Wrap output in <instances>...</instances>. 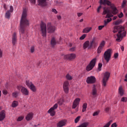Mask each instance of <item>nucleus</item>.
<instances>
[{
	"mask_svg": "<svg viewBox=\"0 0 127 127\" xmlns=\"http://www.w3.org/2000/svg\"><path fill=\"white\" fill-rule=\"evenodd\" d=\"M41 64H42V63L41 62H39V63L38 64V67H39V68H41Z\"/></svg>",
	"mask_w": 127,
	"mask_h": 127,
	"instance_id": "nucleus-54",
	"label": "nucleus"
},
{
	"mask_svg": "<svg viewBox=\"0 0 127 127\" xmlns=\"http://www.w3.org/2000/svg\"><path fill=\"white\" fill-rule=\"evenodd\" d=\"M26 121H31L33 119V113H28L25 117Z\"/></svg>",
	"mask_w": 127,
	"mask_h": 127,
	"instance_id": "nucleus-22",
	"label": "nucleus"
},
{
	"mask_svg": "<svg viewBox=\"0 0 127 127\" xmlns=\"http://www.w3.org/2000/svg\"><path fill=\"white\" fill-rule=\"evenodd\" d=\"M75 49H76V47H73L69 49V50H70V51L73 52V51H75Z\"/></svg>",
	"mask_w": 127,
	"mask_h": 127,
	"instance_id": "nucleus-50",
	"label": "nucleus"
},
{
	"mask_svg": "<svg viewBox=\"0 0 127 127\" xmlns=\"http://www.w3.org/2000/svg\"><path fill=\"white\" fill-rule=\"evenodd\" d=\"M123 16H124V14L122 12H121L120 14L118 15V17H119V18H122V17H123Z\"/></svg>",
	"mask_w": 127,
	"mask_h": 127,
	"instance_id": "nucleus-45",
	"label": "nucleus"
},
{
	"mask_svg": "<svg viewBox=\"0 0 127 127\" xmlns=\"http://www.w3.org/2000/svg\"><path fill=\"white\" fill-rule=\"evenodd\" d=\"M83 21H84V19H81L79 20V22H83Z\"/></svg>",
	"mask_w": 127,
	"mask_h": 127,
	"instance_id": "nucleus-63",
	"label": "nucleus"
},
{
	"mask_svg": "<svg viewBox=\"0 0 127 127\" xmlns=\"http://www.w3.org/2000/svg\"><path fill=\"white\" fill-rule=\"evenodd\" d=\"M41 31L42 33V36L43 37H46V33L47 32L46 28V24L42 22L41 23Z\"/></svg>",
	"mask_w": 127,
	"mask_h": 127,
	"instance_id": "nucleus-11",
	"label": "nucleus"
},
{
	"mask_svg": "<svg viewBox=\"0 0 127 127\" xmlns=\"http://www.w3.org/2000/svg\"><path fill=\"white\" fill-rule=\"evenodd\" d=\"M114 33L118 32L117 34L116 41L121 42L123 38L127 35V32L125 30V28L122 26H116L113 30Z\"/></svg>",
	"mask_w": 127,
	"mask_h": 127,
	"instance_id": "nucleus-2",
	"label": "nucleus"
},
{
	"mask_svg": "<svg viewBox=\"0 0 127 127\" xmlns=\"http://www.w3.org/2000/svg\"><path fill=\"white\" fill-rule=\"evenodd\" d=\"M87 84H94L96 83V77L94 76H91L87 77L86 79Z\"/></svg>",
	"mask_w": 127,
	"mask_h": 127,
	"instance_id": "nucleus-17",
	"label": "nucleus"
},
{
	"mask_svg": "<svg viewBox=\"0 0 127 127\" xmlns=\"http://www.w3.org/2000/svg\"><path fill=\"white\" fill-rule=\"evenodd\" d=\"M86 38V34H83L82 36L80 37V40H83V39H85Z\"/></svg>",
	"mask_w": 127,
	"mask_h": 127,
	"instance_id": "nucleus-41",
	"label": "nucleus"
},
{
	"mask_svg": "<svg viewBox=\"0 0 127 127\" xmlns=\"http://www.w3.org/2000/svg\"><path fill=\"white\" fill-rule=\"evenodd\" d=\"M77 16L78 17H80V16H82V15H83V13H82V12H78V13H77Z\"/></svg>",
	"mask_w": 127,
	"mask_h": 127,
	"instance_id": "nucleus-51",
	"label": "nucleus"
},
{
	"mask_svg": "<svg viewBox=\"0 0 127 127\" xmlns=\"http://www.w3.org/2000/svg\"><path fill=\"white\" fill-rule=\"evenodd\" d=\"M118 127V125L116 123H113L111 126V127Z\"/></svg>",
	"mask_w": 127,
	"mask_h": 127,
	"instance_id": "nucleus-49",
	"label": "nucleus"
},
{
	"mask_svg": "<svg viewBox=\"0 0 127 127\" xmlns=\"http://www.w3.org/2000/svg\"><path fill=\"white\" fill-rule=\"evenodd\" d=\"M87 107H88V104H87V103H85L83 104V106H82V112H86V110H87Z\"/></svg>",
	"mask_w": 127,
	"mask_h": 127,
	"instance_id": "nucleus-25",
	"label": "nucleus"
},
{
	"mask_svg": "<svg viewBox=\"0 0 127 127\" xmlns=\"http://www.w3.org/2000/svg\"><path fill=\"white\" fill-rule=\"evenodd\" d=\"M19 94V92L15 91L14 92L12 93V97H13V98H17Z\"/></svg>",
	"mask_w": 127,
	"mask_h": 127,
	"instance_id": "nucleus-26",
	"label": "nucleus"
},
{
	"mask_svg": "<svg viewBox=\"0 0 127 127\" xmlns=\"http://www.w3.org/2000/svg\"><path fill=\"white\" fill-rule=\"evenodd\" d=\"M17 42V37L16 36V33H14L12 36V44L13 46L16 44Z\"/></svg>",
	"mask_w": 127,
	"mask_h": 127,
	"instance_id": "nucleus-19",
	"label": "nucleus"
},
{
	"mask_svg": "<svg viewBox=\"0 0 127 127\" xmlns=\"http://www.w3.org/2000/svg\"><path fill=\"white\" fill-rule=\"evenodd\" d=\"M18 105V102L16 101H14L12 103V108H15Z\"/></svg>",
	"mask_w": 127,
	"mask_h": 127,
	"instance_id": "nucleus-27",
	"label": "nucleus"
},
{
	"mask_svg": "<svg viewBox=\"0 0 127 127\" xmlns=\"http://www.w3.org/2000/svg\"><path fill=\"white\" fill-rule=\"evenodd\" d=\"M102 50H103V48H101V47H98L97 49V53L99 54L102 52Z\"/></svg>",
	"mask_w": 127,
	"mask_h": 127,
	"instance_id": "nucleus-36",
	"label": "nucleus"
},
{
	"mask_svg": "<svg viewBox=\"0 0 127 127\" xmlns=\"http://www.w3.org/2000/svg\"><path fill=\"white\" fill-rule=\"evenodd\" d=\"M26 16H27V10L24 9L20 24L19 32H21V33H24L25 27L29 25V22L26 18Z\"/></svg>",
	"mask_w": 127,
	"mask_h": 127,
	"instance_id": "nucleus-1",
	"label": "nucleus"
},
{
	"mask_svg": "<svg viewBox=\"0 0 127 127\" xmlns=\"http://www.w3.org/2000/svg\"><path fill=\"white\" fill-rule=\"evenodd\" d=\"M102 8V6L100 5L97 9V12H100V9Z\"/></svg>",
	"mask_w": 127,
	"mask_h": 127,
	"instance_id": "nucleus-55",
	"label": "nucleus"
},
{
	"mask_svg": "<svg viewBox=\"0 0 127 127\" xmlns=\"http://www.w3.org/2000/svg\"><path fill=\"white\" fill-rule=\"evenodd\" d=\"M75 58H76V55L75 54H69L64 57L65 60H74Z\"/></svg>",
	"mask_w": 127,
	"mask_h": 127,
	"instance_id": "nucleus-15",
	"label": "nucleus"
},
{
	"mask_svg": "<svg viewBox=\"0 0 127 127\" xmlns=\"http://www.w3.org/2000/svg\"><path fill=\"white\" fill-rule=\"evenodd\" d=\"M80 101H81V99L79 98H76L73 102L72 108L76 109V108L79 106V104H80Z\"/></svg>",
	"mask_w": 127,
	"mask_h": 127,
	"instance_id": "nucleus-18",
	"label": "nucleus"
},
{
	"mask_svg": "<svg viewBox=\"0 0 127 127\" xmlns=\"http://www.w3.org/2000/svg\"><path fill=\"white\" fill-rule=\"evenodd\" d=\"M118 57H119V53H115L114 54V58H115V59H117Z\"/></svg>",
	"mask_w": 127,
	"mask_h": 127,
	"instance_id": "nucleus-52",
	"label": "nucleus"
},
{
	"mask_svg": "<svg viewBox=\"0 0 127 127\" xmlns=\"http://www.w3.org/2000/svg\"><path fill=\"white\" fill-rule=\"evenodd\" d=\"M58 108V104L57 103L55 104L53 107H51L48 111V113L50 114L51 116L52 117H54V116H55V110H56Z\"/></svg>",
	"mask_w": 127,
	"mask_h": 127,
	"instance_id": "nucleus-13",
	"label": "nucleus"
},
{
	"mask_svg": "<svg viewBox=\"0 0 127 127\" xmlns=\"http://www.w3.org/2000/svg\"><path fill=\"white\" fill-rule=\"evenodd\" d=\"M100 4H103L104 5H108V6H110L113 14H117V13L119 12V10H118V9L116 7L115 4L112 3L109 0H100Z\"/></svg>",
	"mask_w": 127,
	"mask_h": 127,
	"instance_id": "nucleus-3",
	"label": "nucleus"
},
{
	"mask_svg": "<svg viewBox=\"0 0 127 127\" xmlns=\"http://www.w3.org/2000/svg\"><path fill=\"white\" fill-rule=\"evenodd\" d=\"M118 93L121 97H123L125 95V90L123 87V86H120L118 89Z\"/></svg>",
	"mask_w": 127,
	"mask_h": 127,
	"instance_id": "nucleus-20",
	"label": "nucleus"
},
{
	"mask_svg": "<svg viewBox=\"0 0 127 127\" xmlns=\"http://www.w3.org/2000/svg\"><path fill=\"white\" fill-rule=\"evenodd\" d=\"M26 85L27 86V87L32 91V92H33L34 93H35L36 91H37V88H36V86L32 83V82L29 81V80H26Z\"/></svg>",
	"mask_w": 127,
	"mask_h": 127,
	"instance_id": "nucleus-7",
	"label": "nucleus"
},
{
	"mask_svg": "<svg viewBox=\"0 0 127 127\" xmlns=\"http://www.w3.org/2000/svg\"><path fill=\"white\" fill-rule=\"evenodd\" d=\"M102 66H103V64H102V63H99L98 64V70H99V71H101V68H102Z\"/></svg>",
	"mask_w": 127,
	"mask_h": 127,
	"instance_id": "nucleus-42",
	"label": "nucleus"
},
{
	"mask_svg": "<svg viewBox=\"0 0 127 127\" xmlns=\"http://www.w3.org/2000/svg\"><path fill=\"white\" fill-rule=\"evenodd\" d=\"M47 29L48 33H54L56 30V27L52 25L51 23H48L47 25Z\"/></svg>",
	"mask_w": 127,
	"mask_h": 127,
	"instance_id": "nucleus-12",
	"label": "nucleus"
},
{
	"mask_svg": "<svg viewBox=\"0 0 127 127\" xmlns=\"http://www.w3.org/2000/svg\"><path fill=\"white\" fill-rule=\"evenodd\" d=\"M34 51H35L34 47V46L31 47V49H30L31 53H33V52H34Z\"/></svg>",
	"mask_w": 127,
	"mask_h": 127,
	"instance_id": "nucleus-40",
	"label": "nucleus"
},
{
	"mask_svg": "<svg viewBox=\"0 0 127 127\" xmlns=\"http://www.w3.org/2000/svg\"><path fill=\"white\" fill-rule=\"evenodd\" d=\"M112 20V18H108L107 20H104V26L107 25L109 22Z\"/></svg>",
	"mask_w": 127,
	"mask_h": 127,
	"instance_id": "nucleus-29",
	"label": "nucleus"
},
{
	"mask_svg": "<svg viewBox=\"0 0 127 127\" xmlns=\"http://www.w3.org/2000/svg\"><path fill=\"white\" fill-rule=\"evenodd\" d=\"M122 102H127V97H123L121 99Z\"/></svg>",
	"mask_w": 127,
	"mask_h": 127,
	"instance_id": "nucleus-43",
	"label": "nucleus"
},
{
	"mask_svg": "<svg viewBox=\"0 0 127 127\" xmlns=\"http://www.w3.org/2000/svg\"><path fill=\"white\" fill-rule=\"evenodd\" d=\"M110 75L111 74L110 72L108 71L105 72L104 73L103 78L102 81V86L103 88H105L107 86V83H108V81L109 80Z\"/></svg>",
	"mask_w": 127,
	"mask_h": 127,
	"instance_id": "nucleus-5",
	"label": "nucleus"
},
{
	"mask_svg": "<svg viewBox=\"0 0 127 127\" xmlns=\"http://www.w3.org/2000/svg\"><path fill=\"white\" fill-rule=\"evenodd\" d=\"M9 12H13V6H10V8L9 10Z\"/></svg>",
	"mask_w": 127,
	"mask_h": 127,
	"instance_id": "nucleus-44",
	"label": "nucleus"
},
{
	"mask_svg": "<svg viewBox=\"0 0 127 127\" xmlns=\"http://www.w3.org/2000/svg\"><path fill=\"white\" fill-rule=\"evenodd\" d=\"M100 90V85L94 84L92 88L91 95L93 96L94 98H96L98 96V91Z\"/></svg>",
	"mask_w": 127,
	"mask_h": 127,
	"instance_id": "nucleus-8",
	"label": "nucleus"
},
{
	"mask_svg": "<svg viewBox=\"0 0 127 127\" xmlns=\"http://www.w3.org/2000/svg\"><path fill=\"white\" fill-rule=\"evenodd\" d=\"M104 27H105V25L99 26L98 27V29H99V30H102L103 29V28H104Z\"/></svg>",
	"mask_w": 127,
	"mask_h": 127,
	"instance_id": "nucleus-46",
	"label": "nucleus"
},
{
	"mask_svg": "<svg viewBox=\"0 0 127 127\" xmlns=\"http://www.w3.org/2000/svg\"><path fill=\"white\" fill-rule=\"evenodd\" d=\"M113 123V120H110L108 123H107L103 127H109L111 126V124Z\"/></svg>",
	"mask_w": 127,
	"mask_h": 127,
	"instance_id": "nucleus-35",
	"label": "nucleus"
},
{
	"mask_svg": "<svg viewBox=\"0 0 127 127\" xmlns=\"http://www.w3.org/2000/svg\"><path fill=\"white\" fill-rule=\"evenodd\" d=\"M105 45H106V42L105 41H102L99 47H101L102 48H104Z\"/></svg>",
	"mask_w": 127,
	"mask_h": 127,
	"instance_id": "nucleus-30",
	"label": "nucleus"
},
{
	"mask_svg": "<svg viewBox=\"0 0 127 127\" xmlns=\"http://www.w3.org/2000/svg\"><path fill=\"white\" fill-rule=\"evenodd\" d=\"M89 125V123H83L78 127H87Z\"/></svg>",
	"mask_w": 127,
	"mask_h": 127,
	"instance_id": "nucleus-28",
	"label": "nucleus"
},
{
	"mask_svg": "<svg viewBox=\"0 0 127 127\" xmlns=\"http://www.w3.org/2000/svg\"><path fill=\"white\" fill-rule=\"evenodd\" d=\"M17 90H18V91L21 90V92L23 95H24V96H28V95H29V90H28L27 88L22 86H21V85L17 86Z\"/></svg>",
	"mask_w": 127,
	"mask_h": 127,
	"instance_id": "nucleus-9",
	"label": "nucleus"
},
{
	"mask_svg": "<svg viewBox=\"0 0 127 127\" xmlns=\"http://www.w3.org/2000/svg\"><path fill=\"white\" fill-rule=\"evenodd\" d=\"M2 93L3 95H7V91L6 90H3L2 91Z\"/></svg>",
	"mask_w": 127,
	"mask_h": 127,
	"instance_id": "nucleus-56",
	"label": "nucleus"
},
{
	"mask_svg": "<svg viewBox=\"0 0 127 127\" xmlns=\"http://www.w3.org/2000/svg\"><path fill=\"white\" fill-rule=\"evenodd\" d=\"M0 57H2V52L1 51V50H0Z\"/></svg>",
	"mask_w": 127,
	"mask_h": 127,
	"instance_id": "nucleus-59",
	"label": "nucleus"
},
{
	"mask_svg": "<svg viewBox=\"0 0 127 127\" xmlns=\"http://www.w3.org/2000/svg\"><path fill=\"white\" fill-rule=\"evenodd\" d=\"M92 30V27H87L84 29H83L82 32L83 33H89L90 31Z\"/></svg>",
	"mask_w": 127,
	"mask_h": 127,
	"instance_id": "nucleus-24",
	"label": "nucleus"
},
{
	"mask_svg": "<svg viewBox=\"0 0 127 127\" xmlns=\"http://www.w3.org/2000/svg\"><path fill=\"white\" fill-rule=\"evenodd\" d=\"M69 87H70L69 81H64L63 84V89L65 94H68L69 93Z\"/></svg>",
	"mask_w": 127,
	"mask_h": 127,
	"instance_id": "nucleus-14",
	"label": "nucleus"
},
{
	"mask_svg": "<svg viewBox=\"0 0 127 127\" xmlns=\"http://www.w3.org/2000/svg\"><path fill=\"white\" fill-rule=\"evenodd\" d=\"M80 119H81V116H78L74 120L75 123L77 124L80 121Z\"/></svg>",
	"mask_w": 127,
	"mask_h": 127,
	"instance_id": "nucleus-38",
	"label": "nucleus"
},
{
	"mask_svg": "<svg viewBox=\"0 0 127 127\" xmlns=\"http://www.w3.org/2000/svg\"><path fill=\"white\" fill-rule=\"evenodd\" d=\"M113 23L115 25H119V24H121V23H122V20H118L117 21H114Z\"/></svg>",
	"mask_w": 127,
	"mask_h": 127,
	"instance_id": "nucleus-34",
	"label": "nucleus"
},
{
	"mask_svg": "<svg viewBox=\"0 0 127 127\" xmlns=\"http://www.w3.org/2000/svg\"><path fill=\"white\" fill-rule=\"evenodd\" d=\"M99 115V113L98 112H94L93 114V117H96V116H98Z\"/></svg>",
	"mask_w": 127,
	"mask_h": 127,
	"instance_id": "nucleus-53",
	"label": "nucleus"
},
{
	"mask_svg": "<svg viewBox=\"0 0 127 127\" xmlns=\"http://www.w3.org/2000/svg\"><path fill=\"white\" fill-rule=\"evenodd\" d=\"M23 119H24V117L23 116H20V117H18L17 121V122H21V121H22V120H23Z\"/></svg>",
	"mask_w": 127,
	"mask_h": 127,
	"instance_id": "nucleus-39",
	"label": "nucleus"
},
{
	"mask_svg": "<svg viewBox=\"0 0 127 127\" xmlns=\"http://www.w3.org/2000/svg\"><path fill=\"white\" fill-rule=\"evenodd\" d=\"M5 118V111L2 110L0 112V122L3 121Z\"/></svg>",
	"mask_w": 127,
	"mask_h": 127,
	"instance_id": "nucleus-21",
	"label": "nucleus"
},
{
	"mask_svg": "<svg viewBox=\"0 0 127 127\" xmlns=\"http://www.w3.org/2000/svg\"><path fill=\"white\" fill-rule=\"evenodd\" d=\"M125 78L126 79H124V81H125V82H127V74L126 75Z\"/></svg>",
	"mask_w": 127,
	"mask_h": 127,
	"instance_id": "nucleus-62",
	"label": "nucleus"
},
{
	"mask_svg": "<svg viewBox=\"0 0 127 127\" xmlns=\"http://www.w3.org/2000/svg\"><path fill=\"white\" fill-rule=\"evenodd\" d=\"M30 2L33 3V4H35L36 3V0H30Z\"/></svg>",
	"mask_w": 127,
	"mask_h": 127,
	"instance_id": "nucleus-48",
	"label": "nucleus"
},
{
	"mask_svg": "<svg viewBox=\"0 0 127 127\" xmlns=\"http://www.w3.org/2000/svg\"><path fill=\"white\" fill-rule=\"evenodd\" d=\"M10 12H9V10L7 11L6 13H5V18H9V17H10Z\"/></svg>",
	"mask_w": 127,
	"mask_h": 127,
	"instance_id": "nucleus-31",
	"label": "nucleus"
},
{
	"mask_svg": "<svg viewBox=\"0 0 127 127\" xmlns=\"http://www.w3.org/2000/svg\"><path fill=\"white\" fill-rule=\"evenodd\" d=\"M109 111H110V108L107 107L105 109V112H106V113H108Z\"/></svg>",
	"mask_w": 127,
	"mask_h": 127,
	"instance_id": "nucleus-57",
	"label": "nucleus"
},
{
	"mask_svg": "<svg viewBox=\"0 0 127 127\" xmlns=\"http://www.w3.org/2000/svg\"><path fill=\"white\" fill-rule=\"evenodd\" d=\"M121 50H122V51H124V50H125V48H124V47H122Z\"/></svg>",
	"mask_w": 127,
	"mask_h": 127,
	"instance_id": "nucleus-64",
	"label": "nucleus"
},
{
	"mask_svg": "<svg viewBox=\"0 0 127 127\" xmlns=\"http://www.w3.org/2000/svg\"><path fill=\"white\" fill-rule=\"evenodd\" d=\"M127 5V0H123V3L122 4V7H125Z\"/></svg>",
	"mask_w": 127,
	"mask_h": 127,
	"instance_id": "nucleus-37",
	"label": "nucleus"
},
{
	"mask_svg": "<svg viewBox=\"0 0 127 127\" xmlns=\"http://www.w3.org/2000/svg\"><path fill=\"white\" fill-rule=\"evenodd\" d=\"M56 44V41L55 40V38H53L51 40V45L52 46H54Z\"/></svg>",
	"mask_w": 127,
	"mask_h": 127,
	"instance_id": "nucleus-33",
	"label": "nucleus"
},
{
	"mask_svg": "<svg viewBox=\"0 0 127 127\" xmlns=\"http://www.w3.org/2000/svg\"><path fill=\"white\" fill-rule=\"evenodd\" d=\"M52 12L56 13V14L58 13V12L57 11V10H56V9H54V8L52 9Z\"/></svg>",
	"mask_w": 127,
	"mask_h": 127,
	"instance_id": "nucleus-47",
	"label": "nucleus"
},
{
	"mask_svg": "<svg viewBox=\"0 0 127 127\" xmlns=\"http://www.w3.org/2000/svg\"><path fill=\"white\" fill-rule=\"evenodd\" d=\"M117 18H118V16H114V17H113V20H116V19Z\"/></svg>",
	"mask_w": 127,
	"mask_h": 127,
	"instance_id": "nucleus-61",
	"label": "nucleus"
},
{
	"mask_svg": "<svg viewBox=\"0 0 127 127\" xmlns=\"http://www.w3.org/2000/svg\"><path fill=\"white\" fill-rule=\"evenodd\" d=\"M66 125V121L64 120H62L61 121H60L58 124V127H64Z\"/></svg>",
	"mask_w": 127,
	"mask_h": 127,
	"instance_id": "nucleus-23",
	"label": "nucleus"
},
{
	"mask_svg": "<svg viewBox=\"0 0 127 127\" xmlns=\"http://www.w3.org/2000/svg\"><path fill=\"white\" fill-rule=\"evenodd\" d=\"M103 14H107L106 18H110V17H113V15L112 14V13H111V11L108 8H104V11L103 12Z\"/></svg>",
	"mask_w": 127,
	"mask_h": 127,
	"instance_id": "nucleus-16",
	"label": "nucleus"
},
{
	"mask_svg": "<svg viewBox=\"0 0 127 127\" xmlns=\"http://www.w3.org/2000/svg\"><path fill=\"white\" fill-rule=\"evenodd\" d=\"M98 44L96 43V40L95 38L93 39L90 42L89 41H85L83 44V49H91V48H96Z\"/></svg>",
	"mask_w": 127,
	"mask_h": 127,
	"instance_id": "nucleus-4",
	"label": "nucleus"
},
{
	"mask_svg": "<svg viewBox=\"0 0 127 127\" xmlns=\"http://www.w3.org/2000/svg\"><path fill=\"white\" fill-rule=\"evenodd\" d=\"M97 61V58H94L92 59L88 65L86 66V71H91L94 66L96 65V62Z\"/></svg>",
	"mask_w": 127,
	"mask_h": 127,
	"instance_id": "nucleus-10",
	"label": "nucleus"
},
{
	"mask_svg": "<svg viewBox=\"0 0 127 127\" xmlns=\"http://www.w3.org/2000/svg\"><path fill=\"white\" fill-rule=\"evenodd\" d=\"M57 18L58 19H59V20H60V19H61L62 18L61 15H57Z\"/></svg>",
	"mask_w": 127,
	"mask_h": 127,
	"instance_id": "nucleus-60",
	"label": "nucleus"
},
{
	"mask_svg": "<svg viewBox=\"0 0 127 127\" xmlns=\"http://www.w3.org/2000/svg\"><path fill=\"white\" fill-rule=\"evenodd\" d=\"M3 8H4V9H5V10H6L7 9V7H6V4H4Z\"/></svg>",
	"mask_w": 127,
	"mask_h": 127,
	"instance_id": "nucleus-58",
	"label": "nucleus"
},
{
	"mask_svg": "<svg viewBox=\"0 0 127 127\" xmlns=\"http://www.w3.org/2000/svg\"><path fill=\"white\" fill-rule=\"evenodd\" d=\"M112 57V49H109L106 51L104 54V59L106 61L107 63L110 62L111 57Z\"/></svg>",
	"mask_w": 127,
	"mask_h": 127,
	"instance_id": "nucleus-6",
	"label": "nucleus"
},
{
	"mask_svg": "<svg viewBox=\"0 0 127 127\" xmlns=\"http://www.w3.org/2000/svg\"><path fill=\"white\" fill-rule=\"evenodd\" d=\"M66 78L67 80H68L69 81H71V80H72V79H73V77H72V76H71L69 73H67L66 74Z\"/></svg>",
	"mask_w": 127,
	"mask_h": 127,
	"instance_id": "nucleus-32",
	"label": "nucleus"
}]
</instances>
